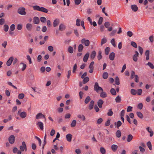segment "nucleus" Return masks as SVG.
I'll return each mask as SVG.
<instances>
[{
	"label": "nucleus",
	"mask_w": 154,
	"mask_h": 154,
	"mask_svg": "<svg viewBox=\"0 0 154 154\" xmlns=\"http://www.w3.org/2000/svg\"><path fill=\"white\" fill-rule=\"evenodd\" d=\"M122 124V122L120 120H119L117 122H115L114 123V126L115 128H119V127H120Z\"/></svg>",
	"instance_id": "obj_12"
},
{
	"label": "nucleus",
	"mask_w": 154,
	"mask_h": 154,
	"mask_svg": "<svg viewBox=\"0 0 154 154\" xmlns=\"http://www.w3.org/2000/svg\"><path fill=\"white\" fill-rule=\"evenodd\" d=\"M94 102L93 100H91L90 101L88 107L89 109L90 110H91L93 109L94 107Z\"/></svg>",
	"instance_id": "obj_13"
},
{
	"label": "nucleus",
	"mask_w": 154,
	"mask_h": 154,
	"mask_svg": "<svg viewBox=\"0 0 154 154\" xmlns=\"http://www.w3.org/2000/svg\"><path fill=\"white\" fill-rule=\"evenodd\" d=\"M40 20L42 22L45 23L47 21V19L45 17H42L40 18Z\"/></svg>",
	"instance_id": "obj_37"
},
{
	"label": "nucleus",
	"mask_w": 154,
	"mask_h": 154,
	"mask_svg": "<svg viewBox=\"0 0 154 154\" xmlns=\"http://www.w3.org/2000/svg\"><path fill=\"white\" fill-rule=\"evenodd\" d=\"M15 140V137L13 135H11L8 138V141L10 143L12 144L14 143Z\"/></svg>",
	"instance_id": "obj_5"
},
{
	"label": "nucleus",
	"mask_w": 154,
	"mask_h": 154,
	"mask_svg": "<svg viewBox=\"0 0 154 154\" xmlns=\"http://www.w3.org/2000/svg\"><path fill=\"white\" fill-rule=\"evenodd\" d=\"M66 28V27L65 25L63 24H60L59 27V30L60 31H63Z\"/></svg>",
	"instance_id": "obj_22"
},
{
	"label": "nucleus",
	"mask_w": 154,
	"mask_h": 154,
	"mask_svg": "<svg viewBox=\"0 0 154 154\" xmlns=\"http://www.w3.org/2000/svg\"><path fill=\"white\" fill-rule=\"evenodd\" d=\"M94 90L96 91L98 93L99 91H103V88L99 86L97 82H96L94 86Z\"/></svg>",
	"instance_id": "obj_3"
},
{
	"label": "nucleus",
	"mask_w": 154,
	"mask_h": 154,
	"mask_svg": "<svg viewBox=\"0 0 154 154\" xmlns=\"http://www.w3.org/2000/svg\"><path fill=\"white\" fill-rule=\"evenodd\" d=\"M48 49L50 52H52L53 51V47L52 46H49L48 47Z\"/></svg>",
	"instance_id": "obj_63"
},
{
	"label": "nucleus",
	"mask_w": 154,
	"mask_h": 154,
	"mask_svg": "<svg viewBox=\"0 0 154 154\" xmlns=\"http://www.w3.org/2000/svg\"><path fill=\"white\" fill-rule=\"evenodd\" d=\"M77 117L79 119H82V120L83 121H85V116L83 115H78L77 116Z\"/></svg>",
	"instance_id": "obj_45"
},
{
	"label": "nucleus",
	"mask_w": 154,
	"mask_h": 154,
	"mask_svg": "<svg viewBox=\"0 0 154 154\" xmlns=\"http://www.w3.org/2000/svg\"><path fill=\"white\" fill-rule=\"evenodd\" d=\"M96 52L94 51H93L91 53V55H90V57H91V58L92 59H94L95 56H96Z\"/></svg>",
	"instance_id": "obj_28"
},
{
	"label": "nucleus",
	"mask_w": 154,
	"mask_h": 154,
	"mask_svg": "<svg viewBox=\"0 0 154 154\" xmlns=\"http://www.w3.org/2000/svg\"><path fill=\"white\" fill-rule=\"evenodd\" d=\"M110 48L109 47H106L105 49V53L106 55H108L109 53Z\"/></svg>",
	"instance_id": "obj_42"
},
{
	"label": "nucleus",
	"mask_w": 154,
	"mask_h": 154,
	"mask_svg": "<svg viewBox=\"0 0 154 154\" xmlns=\"http://www.w3.org/2000/svg\"><path fill=\"white\" fill-rule=\"evenodd\" d=\"M116 102L117 103H120L121 100V97L119 95L117 96L115 99Z\"/></svg>",
	"instance_id": "obj_21"
},
{
	"label": "nucleus",
	"mask_w": 154,
	"mask_h": 154,
	"mask_svg": "<svg viewBox=\"0 0 154 154\" xmlns=\"http://www.w3.org/2000/svg\"><path fill=\"white\" fill-rule=\"evenodd\" d=\"M116 136L118 138H119L120 137L121 135V133L120 130H118L116 131Z\"/></svg>",
	"instance_id": "obj_33"
},
{
	"label": "nucleus",
	"mask_w": 154,
	"mask_h": 154,
	"mask_svg": "<svg viewBox=\"0 0 154 154\" xmlns=\"http://www.w3.org/2000/svg\"><path fill=\"white\" fill-rule=\"evenodd\" d=\"M127 35L129 37H131L133 35V33L131 31H128L127 32Z\"/></svg>",
	"instance_id": "obj_64"
},
{
	"label": "nucleus",
	"mask_w": 154,
	"mask_h": 154,
	"mask_svg": "<svg viewBox=\"0 0 154 154\" xmlns=\"http://www.w3.org/2000/svg\"><path fill=\"white\" fill-rule=\"evenodd\" d=\"M81 20L80 19H77L76 20V25L77 26H80V23Z\"/></svg>",
	"instance_id": "obj_56"
},
{
	"label": "nucleus",
	"mask_w": 154,
	"mask_h": 154,
	"mask_svg": "<svg viewBox=\"0 0 154 154\" xmlns=\"http://www.w3.org/2000/svg\"><path fill=\"white\" fill-rule=\"evenodd\" d=\"M131 93L133 95H135L137 94V91L135 89H132L131 91Z\"/></svg>",
	"instance_id": "obj_49"
},
{
	"label": "nucleus",
	"mask_w": 154,
	"mask_h": 154,
	"mask_svg": "<svg viewBox=\"0 0 154 154\" xmlns=\"http://www.w3.org/2000/svg\"><path fill=\"white\" fill-rule=\"evenodd\" d=\"M76 121L75 120H73L71 124V126L72 127H74L76 125Z\"/></svg>",
	"instance_id": "obj_44"
},
{
	"label": "nucleus",
	"mask_w": 154,
	"mask_h": 154,
	"mask_svg": "<svg viewBox=\"0 0 154 154\" xmlns=\"http://www.w3.org/2000/svg\"><path fill=\"white\" fill-rule=\"evenodd\" d=\"M116 30H113L112 32L110 33L109 35L111 36H112L115 35V34L116 32Z\"/></svg>",
	"instance_id": "obj_58"
},
{
	"label": "nucleus",
	"mask_w": 154,
	"mask_h": 154,
	"mask_svg": "<svg viewBox=\"0 0 154 154\" xmlns=\"http://www.w3.org/2000/svg\"><path fill=\"white\" fill-rule=\"evenodd\" d=\"M83 49V46L82 44H80L78 46V51L79 52H81L82 51Z\"/></svg>",
	"instance_id": "obj_32"
},
{
	"label": "nucleus",
	"mask_w": 154,
	"mask_h": 154,
	"mask_svg": "<svg viewBox=\"0 0 154 154\" xmlns=\"http://www.w3.org/2000/svg\"><path fill=\"white\" fill-rule=\"evenodd\" d=\"M115 53L114 52L111 53L109 55V58L111 60H114L115 57Z\"/></svg>",
	"instance_id": "obj_18"
},
{
	"label": "nucleus",
	"mask_w": 154,
	"mask_h": 154,
	"mask_svg": "<svg viewBox=\"0 0 154 154\" xmlns=\"http://www.w3.org/2000/svg\"><path fill=\"white\" fill-rule=\"evenodd\" d=\"M111 149L113 152H116L118 149V146L115 144H112L111 146Z\"/></svg>",
	"instance_id": "obj_19"
},
{
	"label": "nucleus",
	"mask_w": 154,
	"mask_h": 154,
	"mask_svg": "<svg viewBox=\"0 0 154 154\" xmlns=\"http://www.w3.org/2000/svg\"><path fill=\"white\" fill-rule=\"evenodd\" d=\"M107 41V40L106 38H103L101 40V45H102L104 44Z\"/></svg>",
	"instance_id": "obj_34"
},
{
	"label": "nucleus",
	"mask_w": 154,
	"mask_h": 154,
	"mask_svg": "<svg viewBox=\"0 0 154 154\" xmlns=\"http://www.w3.org/2000/svg\"><path fill=\"white\" fill-rule=\"evenodd\" d=\"M108 73L107 72H104L103 75V77L104 79H106L108 77Z\"/></svg>",
	"instance_id": "obj_41"
},
{
	"label": "nucleus",
	"mask_w": 154,
	"mask_h": 154,
	"mask_svg": "<svg viewBox=\"0 0 154 154\" xmlns=\"http://www.w3.org/2000/svg\"><path fill=\"white\" fill-rule=\"evenodd\" d=\"M110 92L113 95H115L116 94V92L114 88H112L110 90Z\"/></svg>",
	"instance_id": "obj_47"
},
{
	"label": "nucleus",
	"mask_w": 154,
	"mask_h": 154,
	"mask_svg": "<svg viewBox=\"0 0 154 154\" xmlns=\"http://www.w3.org/2000/svg\"><path fill=\"white\" fill-rule=\"evenodd\" d=\"M97 105L100 108L102 107V104L103 103V101L101 99L97 101Z\"/></svg>",
	"instance_id": "obj_16"
},
{
	"label": "nucleus",
	"mask_w": 154,
	"mask_h": 154,
	"mask_svg": "<svg viewBox=\"0 0 154 154\" xmlns=\"http://www.w3.org/2000/svg\"><path fill=\"white\" fill-rule=\"evenodd\" d=\"M27 59L29 60V64H31L32 63V60L30 56L29 55H27L26 56Z\"/></svg>",
	"instance_id": "obj_57"
},
{
	"label": "nucleus",
	"mask_w": 154,
	"mask_h": 154,
	"mask_svg": "<svg viewBox=\"0 0 154 154\" xmlns=\"http://www.w3.org/2000/svg\"><path fill=\"white\" fill-rule=\"evenodd\" d=\"M89 79L88 77H85V78H84V79L83 80V83L84 84L86 83L89 81Z\"/></svg>",
	"instance_id": "obj_27"
},
{
	"label": "nucleus",
	"mask_w": 154,
	"mask_h": 154,
	"mask_svg": "<svg viewBox=\"0 0 154 154\" xmlns=\"http://www.w3.org/2000/svg\"><path fill=\"white\" fill-rule=\"evenodd\" d=\"M68 52L71 53L72 54L73 52V48L71 46H69L68 49Z\"/></svg>",
	"instance_id": "obj_31"
},
{
	"label": "nucleus",
	"mask_w": 154,
	"mask_h": 154,
	"mask_svg": "<svg viewBox=\"0 0 154 154\" xmlns=\"http://www.w3.org/2000/svg\"><path fill=\"white\" fill-rule=\"evenodd\" d=\"M25 10V8L24 7L19 8L17 10V13L20 15H25L26 14Z\"/></svg>",
	"instance_id": "obj_2"
},
{
	"label": "nucleus",
	"mask_w": 154,
	"mask_h": 154,
	"mask_svg": "<svg viewBox=\"0 0 154 154\" xmlns=\"http://www.w3.org/2000/svg\"><path fill=\"white\" fill-rule=\"evenodd\" d=\"M147 65L149 66L152 69H154V66L151 63L149 62Z\"/></svg>",
	"instance_id": "obj_53"
},
{
	"label": "nucleus",
	"mask_w": 154,
	"mask_h": 154,
	"mask_svg": "<svg viewBox=\"0 0 154 154\" xmlns=\"http://www.w3.org/2000/svg\"><path fill=\"white\" fill-rule=\"evenodd\" d=\"M22 146H21L20 147V149L22 151H23L24 149H25V151H26L27 148L25 142L24 141L23 142H22Z\"/></svg>",
	"instance_id": "obj_6"
},
{
	"label": "nucleus",
	"mask_w": 154,
	"mask_h": 154,
	"mask_svg": "<svg viewBox=\"0 0 154 154\" xmlns=\"http://www.w3.org/2000/svg\"><path fill=\"white\" fill-rule=\"evenodd\" d=\"M143 107V105L142 103H140L138 104L137 106V108L140 109H142Z\"/></svg>",
	"instance_id": "obj_62"
},
{
	"label": "nucleus",
	"mask_w": 154,
	"mask_h": 154,
	"mask_svg": "<svg viewBox=\"0 0 154 154\" xmlns=\"http://www.w3.org/2000/svg\"><path fill=\"white\" fill-rule=\"evenodd\" d=\"M135 54L133 56V60L134 62H137L138 57L139 53L137 51H135Z\"/></svg>",
	"instance_id": "obj_7"
},
{
	"label": "nucleus",
	"mask_w": 154,
	"mask_h": 154,
	"mask_svg": "<svg viewBox=\"0 0 154 154\" xmlns=\"http://www.w3.org/2000/svg\"><path fill=\"white\" fill-rule=\"evenodd\" d=\"M8 29H9V26L8 25H4V30L5 32H7L8 30Z\"/></svg>",
	"instance_id": "obj_51"
},
{
	"label": "nucleus",
	"mask_w": 154,
	"mask_h": 154,
	"mask_svg": "<svg viewBox=\"0 0 154 154\" xmlns=\"http://www.w3.org/2000/svg\"><path fill=\"white\" fill-rule=\"evenodd\" d=\"M138 48L140 53L141 55L143 52V49L140 46H138Z\"/></svg>",
	"instance_id": "obj_46"
},
{
	"label": "nucleus",
	"mask_w": 154,
	"mask_h": 154,
	"mask_svg": "<svg viewBox=\"0 0 154 154\" xmlns=\"http://www.w3.org/2000/svg\"><path fill=\"white\" fill-rule=\"evenodd\" d=\"M20 116L21 118H24L26 116V113L25 112H22L20 113Z\"/></svg>",
	"instance_id": "obj_23"
},
{
	"label": "nucleus",
	"mask_w": 154,
	"mask_h": 154,
	"mask_svg": "<svg viewBox=\"0 0 154 154\" xmlns=\"http://www.w3.org/2000/svg\"><path fill=\"white\" fill-rule=\"evenodd\" d=\"M44 118L45 120H46V118L44 115L42 114V113H38L36 116V119H38L40 118Z\"/></svg>",
	"instance_id": "obj_9"
},
{
	"label": "nucleus",
	"mask_w": 154,
	"mask_h": 154,
	"mask_svg": "<svg viewBox=\"0 0 154 154\" xmlns=\"http://www.w3.org/2000/svg\"><path fill=\"white\" fill-rule=\"evenodd\" d=\"M100 152L102 154H105L106 152L105 149L103 147H100Z\"/></svg>",
	"instance_id": "obj_43"
},
{
	"label": "nucleus",
	"mask_w": 154,
	"mask_h": 154,
	"mask_svg": "<svg viewBox=\"0 0 154 154\" xmlns=\"http://www.w3.org/2000/svg\"><path fill=\"white\" fill-rule=\"evenodd\" d=\"M14 60V57H10L6 63V64L8 66H10L11 64L13 61Z\"/></svg>",
	"instance_id": "obj_10"
},
{
	"label": "nucleus",
	"mask_w": 154,
	"mask_h": 154,
	"mask_svg": "<svg viewBox=\"0 0 154 154\" xmlns=\"http://www.w3.org/2000/svg\"><path fill=\"white\" fill-rule=\"evenodd\" d=\"M115 82L116 85H119L120 84L119 79L118 76H116L115 79Z\"/></svg>",
	"instance_id": "obj_35"
},
{
	"label": "nucleus",
	"mask_w": 154,
	"mask_h": 154,
	"mask_svg": "<svg viewBox=\"0 0 154 154\" xmlns=\"http://www.w3.org/2000/svg\"><path fill=\"white\" fill-rule=\"evenodd\" d=\"M59 20L58 19H55L53 22V25L54 27H56L57 26L59 23Z\"/></svg>",
	"instance_id": "obj_15"
},
{
	"label": "nucleus",
	"mask_w": 154,
	"mask_h": 154,
	"mask_svg": "<svg viewBox=\"0 0 154 154\" xmlns=\"http://www.w3.org/2000/svg\"><path fill=\"white\" fill-rule=\"evenodd\" d=\"M89 54L88 52L84 56L83 60L84 62H86L88 60V58L89 57Z\"/></svg>",
	"instance_id": "obj_14"
},
{
	"label": "nucleus",
	"mask_w": 154,
	"mask_h": 154,
	"mask_svg": "<svg viewBox=\"0 0 154 154\" xmlns=\"http://www.w3.org/2000/svg\"><path fill=\"white\" fill-rule=\"evenodd\" d=\"M15 25L12 24L10 26V29L11 31H13L15 29Z\"/></svg>",
	"instance_id": "obj_54"
},
{
	"label": "nucleus",
	"mask_w": 154,
	"mask_h": 154,
	"mask_svg": "<svg viewBox=\"0 0 154 154\" xmlns=\"http://www.w3.org/2000/svg\"><path fill=\"white\" fill-rule=\"evenodd\" d=\"M111 43L112 44V45L114 47H115L116 46V45L115 44V39L114 38H112L111 41Z\"/></svg>",
	"instance_id": "obj_60"
},
{
	"label": "nucleus",
	"mask_w": 154,
	"mask_h": 154,
	"mask_svg": "<svg viewBox=\"0 0 154 154\" xmlns=\"http://www.w3.org/2000/svg\"><path fill=\"white\" fill-rule=\"evenodd\" d=\"M133 136L131 134H129L128 136L127 141L128 142H130L132 139Z\"/></svg>",
	"instance_id": "obj_25"
},
{
	"label": "nucleus",
	"mask_w": 154,
	"mask_h": 154,
	"mask_svg": "<svg viewBox=\"0 0 154 154\" xmlns=\"http://www.w3.org/2000/svg\"><path fill=\"white\" fill-rule=\"evenodd\" d=\"M72 138V135L70 134H67L66 136V140L69 142L71 141Z\"/></svg>",
	"instance_id": "obj_11"
},
{
	"label": "nucleus",
	"mask_w": 154,
	"mask_h": 154,
	"mask_svg": "<svg viewBox=\"0 0 154 154\" xmlns=\"http://www.w3.org/2000/svg\"><path fill=\"white\" fill-rule=\"evenodd\" d=\"M33 9L35 10L38 11L45 13H47L48 10L47 9L43 7H40L38 5H35L33 6Z\"/></svg>",
	"instance_id": "obj_1"
},
{
	"label": "nucleus",
	"mask_w": 154,
	"mask_h": 154,
	"mask_svg": "<svg viewBox=\"0 0 154 154\" xmlns=\"http://www.w3.org/2000/svg\"><path fill=\"white\" fill-rule=\"evenodd\" d=\"M102 52L101 51H98V55L97 56V58L99 60L101 59L102 58V56L101 55Z\"/></svg>",
	"instance_id": "obj_38"
},
{
	"label": "nucleus",
	"mask_w": 154,
	"mask_h": 154,
	"mask_svg": "<svg viewBox=\"0 0 154 154\" xmlns=\"http://www.w3.org/2000/svg\"><path fill=\"white\" fill-rule=\"evenodd\" d=\"M103 121V119L101 118L99 119L97 121V124H99L101 123Z\"/></svg>",
	"instance_id": "obj_61"
},
{
	"label": "nucleus",
	"mask_w": 154,
	"mask_h": 154,
	"mask_svg": "<svg viewBox=\"0 0 154 154\" xmlns=\"http://www.w3.org/2000/svg\"><path fill=\"white\" fill-rule=\"evenodd\" d=\"M131 45L132 46L135 48H137V45L136 43L134 42H131Z\"/></svg>",
	"instance_id": "obj_48"
},
{
	"label": "nucleus",
	"mask_w": 154,
	"mask_h": 154,
	"mask_svg": "<svg viewBox=\"0 0 154 154\" xmlns=\"http://www.w3.org/2000/svg\"><path fill=\"white\" fill-rule=\"evenodd\" d=\"M20 64H22L23 65V67L22 69V71H24L26 68V64H24L23 63H20Z\"/></svg>",
	"instance_id": "obj_55"
},
{
	"label": "nucleus",
	"mask_w": 154,
	"mask_h": 154,
	"mask_svg": "<svg viewBox=\"0 0 154 154\" xmlns=\"http://www.w3.org/2000/svg\"><path fill=\"white\" fill-rule=\"evenodd\" d=\"M81 43L86 46H88L90 45V41L89 40L86 39L84 38L81 41Z\"/></svg>",
	"instance_id": "obj_4"
},
{
	"label": "nucleus",
	"mask_w": 154,
	"mask_h": 154,
	"mask_svg": "<svg viewBox=\"0 0 154 154\" xmlns=\"http://www.w3.org/2000/svg\"><path fill=\"white\" fill-rule=\"evenodd\" d=\"M145 55L146 56V60H148L149 59V50H147L145 52Z\"/></svg>",
	"instance_id": "obj_24"
},
{
	"label": "nucleus",
	"mask_w": 154,
	"mask_h": 154,
	"mask_svg": "<svg viewBox=\"0 0 154 154\" xmlns=\"http://www.w3.org/2000/svg\"><path fill=\"white\" fill-rule=\"evenodd\" d=\"M32 25L30 23H27L26 26L27 29L29 31H31L32 28Z\"/></svg>",
	"instance_id": "obj_20"
},
{
	"label": "nucleus",
	"mask_w": 154,
	"mask_h": 154,
	"mask_svg": "<svg viewBox=\"0 0 154 154\" xmlns=\"http://www.w3.org/2000/svg\"><path fill=\"white\" fill-rule=\"evenodd\" d=\"M24 97V95L23 93H21L20 94L18 95V97L19 99H23Z\"/></svg>",
	"instance_id": "obj_50"
},
{
	"label": "nucleus",
	"mask_w": 154,
	"mask_h": 154,
	"mask_svg": "<svg viewBox=\"0 0 154 154\" xmlns=\"http://www.w3.org/2000/svg\"><path fill=\"white\" fill-rule=\"evenodd\" d=\"M91 98L89 96H87L85 100V103L86 104L88 103L91 100Z\"/></svg>",
	"instance_id": "obj_36"
},
{
	"label": "nucleus",
	"mask_w": 154,
	"mask_h": 154,
	"mask_svg": "<svg viewBox=\"0 0 154 154\" xmlns=\"http://www.w3.org/2000/svg\"><path fill=\"white\" fill-rule=\"evenodd\" d=\"M103 18L102 17H100L98 20V24L101 25L103 22Z\"/></svg>",
	"instance_id": "obj_52"
},
{
	"label": "nucleus",
	"mask_w": 154,
	"mask_h": 154,
	"mask_svg": "<svg viewBox=\"0 0 154 154\" xmlns=\"http://www.w3.org/2000/svg\"><path fill=\"white\" fill-rule=\"evenodd\" d=\"M81 1V0H74L75 4L76 5H78L80 4Z\"/></svg>",
	"instance_id": "obj_59"
},
{
	"label": "nucleus",
	"mask_w": 154,
	"mask_h": 154,
	"mask_svg": "<svg viewBox=\"0 0 154 154\" xmlns=\"http://www.w3.org/2000/svg\"><path fill=\"white\" fill-rule=\"evenodd\" d=\"M113 114V112L112 111V109H110L109 110L108 112L107 113V115L108 116H112Z\"/></svg>",
	"instance_id": "obj_40"
},
{
	"label": "nucleus",
	"mask_w": 154,
	"mask_h": 154,
	"mask_svg": "<svg viewBox=\"0 0 154 154\" xmlns=\"http://www.w3.org/2000/svg\"><path fill=\"white\" fill-rule=\"evenodd\" d=\"M33 22L35 24H38L40 22L39 18L37 17H34L33 19Z\"/></svg>",
	"instance_id": "obj_8"
},
{
	"label": "nucleus",
	"mask_w": 154,
	"mask_h": 154,
	"mask_svg": "<svg viewBox=\"0 0 154 154\" xmlns=\"http://www.w3.org/2000/svg\"><path fill=\"white\" fill-rule=\"evenodd\" d=\"M37 125L41 130L43 129V124L42 122H38L37 123Z\"/></svg>",
	"instance_id": "obj_26"
},
{
	"label": "nucleus",
	"mask_w": 154,
	"mask_h": 154,
	"mask_svg": "<svg viewBox=\"0 0 154 154\" xmlns=\"http://www.w3.org/2000/svg\"><path fill=\"white\" fill-rule=\"evenodd\" d=\"M137 116L140 118L142 119L143 118L142 114L140 112H137L136 113Z\"/></svg>",
	"instance_id": "obj_30"
},
{
	"label": "nucleus",
	"mask_w": 154,
	"mask_h": 154,
	"mask_svg": "<svg viewBox=\"0 0 154 154\" xmlns=\"http://www.w3.org/2000/svg\"><path fill=\"white\" fill-rule=\"evenodd\" d=\"M146 145L149 150H151L152 149V146L151 142L148 141Z\"/></svg>",
	"instance_id": "obj_39"
},
{
	"label": "nucleus",
	"mask_w": 154,
	"mask_h": 154,
	"mask_svg": "<svg viewBox=\"0 0 154 154\" xmlns=\"http://www.w3.org/2000/svg\"><path fill=\"white\" fill-rule=\"evenodd\" d=\"M131 8L132 11L134 12H136L137 11L138 7L135 5H132L131 6Z\"/></svg>",
	"instance_id": "obj_17"
},
{
	"label": "nucleus",
	"mask_w": 154,
	"mask_h": 154,
	"mask_svg": "<svg viewBox=\"0 0 154 154\" xmlns=\"http://www.w3.org/2000/svg\"><path fill=\"white\" fill-rule=\"evenodd\" d=\"M100 96L102 97L105 98L107 97V94L105 92H103V91L100 93Z\"/></svg>",
	"instance_id": "obj_29"
}]
</instances>
